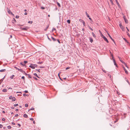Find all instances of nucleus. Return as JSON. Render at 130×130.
Masks as SVG:
<instances>
[{
  "instance_id": "c756f323",
  "label": "nucleus",
  "mask_w": 130,
  "mask_h": 130,
  "mask_svg": "<svg viewBox=\"0 0 130 130\" xmlns=\"http://www.w3.org/2000/svg\"><path fill=\"white\" fill-rule=\"evenodd\" d=\"M67 22L68 24L70 23V20H68L67 21Z\"/></svg>"
},
{
  "instance_id": "052dcab7",
  "label": "nucleus",
  "mask_w": 130,
  "mask_h": 130,
  "mask_svg": "<svg viewBox=\"0 0 130 130\" xmlns=\"http://www.w3.org/2000/svg\"><path fill=\"white\" fill-rule=\"evenodd\" d=\"M89 28L91 30H92V31H93V29L92 28H91L90 27H89Z\"/></svg>"
},
{
  "instance_id": "680f3d73",
  "label": "nucleus",
  "mask_w": 130,
  "mask_h": 130,
  "mask_svg": "<svg viewBox=\"0 0 130 130\" xmlns=\"http://www.w3.org/2000/svg\"><path fill=\"white\" fill-rule=\"evenodd\" d=\"M47 38H48V39L50 40V41H51V39L49 38L48 37V36H47Z\"/></svg>"
},
{
  "instance_id": "49530a36",
  "label": "nucleus",
  "mask_w": 130,
  "mask_h": 130,
  "mask_svg": "<svg viewBox=\"0 0 130 130\" xmlns=\"http://www.w3.org/2000/svg\"><path fill=\"white\" fill-rule=\"evenodd\" d=\"M70 68V67H67V68H66V70H68V69H69Z\"/></svg>"
},
{
  "instance_id": "4468645a",
  "label": "nucleus",
  "mask_w": 130,
  "mask_h": 130,
  "mask_svg": "<svg viewBox=\"0 0 130 130\" xmlns=\"http://www.w3.org/2000/svg\"><path fill=\"white\" fill-rule=\"evenodd\" d=\"M124 71H125V73L126 74H127L128 73V71L126 70V69L125 68H124Z\"/></svg>"
},
{
  "instance_id": "5701e85b",
  "label": "nucleus",
  "mask_w": 130,
  "mask_h": 130,
  "mask_svg": "<svg viewBox=\"0 0 130 130\" xmlns=\"http://www.w3.org/2000/svg\"><path fill=\"white\" fill-rule=\"evenodd\" d=\"M18 70H19L21 72H22V73H23V70L21 69H19L18 68Z\"/></svg>"
},
{
  "instance_id": "9b49d317",
  "label": "nucleus",
  "mask_w": 130,
  "mask_h": 130,
  "mask_svg": "<svg viewBox=\"0 0 130 130\" xmlns=\"http://www.w3.org/2000/svg\"><path fill=\"white\" fill-rule=\"evenodd\" d=\"M124 20L125 22V23L126 24L128 23V21L125 18H124Z\"/></svg>"
},
{
  "instance_id": "b1692460",
  "label": "nucleus",
  "mask_w": 130,
  "mask_h": 130,
  "mask_svg": "<svg viewBox=\"0 0 130 130\" xmlns=\"http://www.w3.org/2000/svg\"><path fill=\"white\" fill-rule=\"evenodd\" d=\"M92 33L93 37L94 38H95L96 37L95 35L94 34V33L93 32H92Z\"/></svg>"
},
{
  "instance_id": "603ef678",
  "label": "nucleus",
  "mask_w": 130,
  "mask_h": 130,
  "mask_svg": "<svg viewBox=\"0 0 130 130\" xmlns=\"http://www.w3.org/2000/svg\"><path fill=\"white\" fill-rule=\"evenodd\" d=\"M34 75L36 76H37V74L36 73H35L34 74Z\"/></svg>"
},
{
  "instance_id": "69168bd1",
  "label": "nucleus",
  "mask_w": 130,
  "mask_h": 130,
  "mask_svg": "<svg viewBox=\"0 0 130 130\" xmlns=\"http://www.w3.org/2000/svg\"><path fill=\"white\" fill-rule=\"evenodd\" d=\"M126 81H127V82L129 84V82L128 81V80H126Z\"/></svg>"
},
{
  "instance_id": "4c0bfd02",
  "label": "nucleus",
  "mask_w": 130,
  "mask_h": 130,
  "mask_svg": "<svg viewBox=\"0 0 130 130\" xmlns=\"http://www.w3.org/2000/svg\"><path fill=\"white\" fill-rule=\"evenodd\" d=\"M12 98L13 97H12V96H11L9 97V98L10 99H12Z\"/></svg>"
},
{
  "instance_id": "393cba45",
  "label": "nucleus",
  "mask_w": 130,
  "mask_h": 130,
  "mask_svg": "<svg viewBox=\"0 0 130 130\" xmlns=\"http://www.w3.org/2000/svg\"><path fill=\"white\" fill-rule=\"evenodd\" d=\"M86 15H87V17L88 18H89V15L88 14V13H87V12H86Z\"/></svg>"
},
{
  "instance_id": "0e129e2a",
  "label": "nucleus",
  "mask_w": 130,
  "mask_h": 130,
  "mask_svg": "<svg viewBox=\"0 0 130 130\" xmlns=\"http://www.w3.org/2000/svg\"><path fill=\"white\" fill-rule=\"evenodd\" d=\"M24 14L25 15H27V13L26 12H25L24 13Z\"/></svg>"
},
{
  "instance_id": "6ab92c4d",
  "label": "nucleus",
  "mask_w": 130,
  "mask_h": 130,
  "mask_svg": "<svg viewBox=\"0 0 130 130\" xmlns=\"http://www.w3.org/2000/svg\"><path fill=\"white\" fill-rule=\"evenodd\" d=\"M51 38L52 39V40L54 41H56V39H55V38H54L53 37H51Z\"/></svg>"
},
{
  "instance_id": "ddd939ff",
  "label": "nucleus",
  "mask_w": 130,
  "mask_h": 130,
  "mask_svg": "<svg viewBox=\"0 0 130 130\" xmlns=\"http://www.w3.org/2000/svg\"><path fill=\"white\" fill-rule=\"evenodd\" d=\"M23 116L24 117L27 118L28 117V116L26 114H25L23 115Z\"/></svg>"
},
{
  "instance_id": "423d86ee",
  "label": "nucleus",
  "mask_w": 130,
  "mask_h": 130,
  "mask_svg": "<svg viewBox=\"0 0 130 130\" xmlns=\"http://www.w3.org/2000/svg\"><path fill=\"white\" fill-rule=\"evenodd\" d=\"M79 21L80 22L82 23L83 24H85V22L82 19H80L79 20Z\"/></svg>"
},
{
  "instance_id": "4d7b16f0",
  "label": "nucleus",
  "mask_w": 130,
  "mask_h": 130,
  "mask_svg": "<svg viewBox=\"0 0 130 130\" xmlns=\"http://www.w3.org/2000/svg\"><path fill=\"white\" fill-rule=\"evenodd\" d=\"M24 92H25V93H28V91L27 90H25Z\"/></svg>"
},
{
  "instance_id": "c85d7f7f",
  "label": "nucleus",
  "mask_w": 130,
  "mask_h": 130,
  "mask_svg": "<svg viewBox=\"0 0 130 130\" xmlns=\"http://www.w3.org/2000/svg\"><path fill=\"white\" fill-rule=\"evenodd\" d=\"M14 76V75H12L10 77V78L11 79H13V77Z\"/></svg>"
},
{
  "instance_id": "dca6fc26",
  "label": "nucleus",
  "mask_w": 130,
  "mask_h": 130,
  "mask_svg": "<svg viewBox=\"0 0 130 130\" xmlns=\"http://www.w3.org/2000/svg\"><path fill=\"white\" fill-rule=\"evenodd\" d=\"M16 22V21H15V20L14 19L12 21V22L13 23V24H14Z\"/></svg>"
},
{
  "instance_id": "a19ab883",
  "label": "nucleus",
  "mask_w": 130,
  "mask_h": 130,
  "mask_svg": "<svg viewBox=\"0 0 130 130\" xmlns=\"http://www.w3.org/2000/svg\"><path fill=\"white\" fill-rule=\"evenodd\" d=\"M24 64H26V63H27V61H24Z\"/></svg>"
},
{
  "instance_id": "0eeeda50",
  "label": "nucleus",
  "mask_w": 130,
  "mask_h": 130,
  "mask_svg": "<svg viewBox=\"0 0 130 130\" xmlns=\"http://www.w3.org/2000/svg\"><path fill=\"white\" fill-rule=\"evenodd\" d=\"M33 64H31V65L29 66V67L32 69H34L35 68L34 66L33 65Z\"/></svg>"
},
{
  "instance_id": "37998d69",
  "label": "nucleus",
  "mask_w": 130,
  "mask_h": 130,
  "mask_svg": "<svg viewBox=\"0 0 130 130\" xmlns=\"http://www.w3.org/2000/svg\"><path fill=\"white\" fill-rule=\"evenodd\" d=\"M34 109V108H33V107H32V108H30L29 110H33Z\"/></svg>"
},
{
  "instance_id": "c03bdc74",
  "label": "nucleus",
  "mask_w": 130,
  "mask_h": 130,
  "mask_svg": "<svg viewBox=\"0 0 130 130\" xmlns=\"http://www.w3.org/2000/svg\"><path fill=\"white\" fill-rule=\"evenodd\" d=\"M56 30V29L55 28H53V29H52V31H55Z\"/></svg>"
},
{
  "instance_id": "774afa93",
  "label": "nucleus",
  "mask_w": 130,
  "mask_h": 130,
  "mask_svg": "<svg viewBox=\"0 0 130 130\" xmlns=\"http://www.w3.org/2000/svg\"><path fill=\"white\" fill-rule=\"evenodd\" d=\"M18 125L19 126V127H20L21 126V125L20 124H18Z\"/></svg>"
},
{
  "instance_id": "2eb2a0df",
  "label": "nucleus",
  "mask_w": 130,
  "mask_h": 130,
  "mask_svg": "<svg viewBox=\"0 0 130 130\" xmlns=\"http://www.w3.org/2000/svg\"><path fill=\"white\" fill-rule=\"evenodd\" d=\"M6 71V69H2L1 70H0V72H4L5 71Z\"/></svg>"
},
{
  "instance_id": "7c9ffc66",
  "label": "nucleus",
  "mask_w": 130,
  "mask_h": 130,
  "mask_svg": "<svg viewBox=\"0 0 130 130\" xmlns=\"http://www.w3.org/2000/svg\"><path fill=\"white\" fill-rule=\"evenodd\" d=\"M7 127L9 129H10L11 128V127L10 125L8 126H7Z\"/></svg>"
},
{
  "instance_id": "8fccbe9b",
  "label": "nucleus",
  "mask_w": 130,
  "mask_h": 130,
  "mask_svg": "<svg viewBox=\"0 0 130 130\" xmlns=\"http://www.w3.org/2000/svg\"><path fill=\"white\" fill-rule=\"evenodd\" d=\"M3 127V125L2 124H0V128H2Z\"/></svg>"
},
{
  "instance_id": "58836bf2",
  "label": "nucleus",
  "mask_w": 130,
  "mask_h": 130,
  "mask_svg": "<svg viewBox=\"0 0 130 130\" xmlns=\"http://www.w3.org/2000/svg\"><path fill=\"white\" fill-rule=\"evenodd\" d=\"M36 70L37 71H38L39 72H40V69H36Z\"/></svg>"
},
{
  "instance_id": "72a5a7b5",
  "label": "nucleus",
  "mask_w": 130,
  "mask_h": 130,
  "mask_svg": "<svg viewBox=\"0 0 130 130\" xmlns=\"http://www.w3.org/2000/svg\"><path fill=\"white\" fill-rule=\"evenodd\" d=\"M25 106L26 107H28V105L27 104H26L25 105Z\"/></svg>"
},
{
  "instance_id": "473e14b6",
  "label": "nucleus",
  "mask_w": 130,
  "mask_h": 130,
  "mask_svg": "<svg viewBox=\"0 0 130 130\" xmlns=\"http://www.w3.org/2000/svg\"><path fill=\"white\" fill-rule=\"evenodd\" d=\"M32 21H28V23H29L30 24H32Z\"/></svg>"
},
{
  "instance_id": "09e8293b",
  "label": "nucleus",
  "mask_w": 130,
  "mask_h": 130,
  "mask_svg": "<svg viewBox=\"0 0 130 130\" xmlns=\"http://www.w3.org/2000/svg\"><path fill=\"white\" fill-rule=\"evenodd\" d=\"M2 120L3 121H5V119L4 118H3L2 119Z\"/></svg>"
},
{
  "instance_id": "3c124183",
  "label": "nucleus",
  "mask_w": 130,
  "mask_h": 130,
  "mask_svg": "<svg viewBox=\"0 0 130 130\" xmlns=\"http://www.w3.org/2000/svg\"><path fill=\"white\" fill-rule=\"evenodd\" d=\"M33 78L35 80H37V79L35 77H33Z\"/></svg>"
},
{
  "instance_id": "f03ea898",
  "label": "nucleus",
  "mask_w": 130,
  "mask_h": 130,
  "mask_svg": "<svg viewBox=\"0 0 130 130\" xmlns=\"http://www.w3.org/2000/svg\"><path fill=\"white\" fill-rule=\"evenodd\" d=\"M7 12L9 14H11L12 15H13V14L11 12L10 9L8 8L7 7Z\"/></svg>"
},
{
  "instance_id": "13d9d810",
  "label": "nucleus",
  "mask_w": 130,
  "mask_h": 130,
  "mask_svg": "<svg viewBox=\"0 0 130 130\" xmlns=\"http://www.w3.org/2000/svg\"><path fill=\"white\" fill-rule=\"evenodd\" d=\"M18 116V114H16L15 116V117H17V116Z\"/></svg>"
},
{
  "instance_id": "4be33fe9",
  "label": "nucleus",
  "mask_w": 130,
  "mask_h": 130,
  "mask_svg": "<svg viewBox=\"0 0 130 130\" xmlns=\"http://www.w3.org/2000/svg\"><path fill=\"white\" fill-rule=\"evenodd\" d=\"M12 100V101H14L16 100V99L15 97H13Z\"/></svg>"
},
{
  "instance_id": "f8f14e48",
  "label": "nucleus",
  "mask_w": 130,
  "mask_h": 130,
  "mask_svg": "<svg viewBox=\"0 0 130 130\" xmlns=\"http://www.w3.org/2000/svg\"><path fill=\"white\" fill-rule=\"evenodd\" d=\"M90 40L91 43H92L93 42V40L92 38L90 37Z\"/></svg>"
},
{
  "instance_id": "1a4fd4ad",
  "label": "nucleus",
  "mask_w": 130,
  "mask_h": 130,
  "mask_svg": "<svg viewBox=\"0 0 130 130\" xmlns=\"http://www.w3.org/2000/svg\"><path fill=\"white\" fill-rule=\"evenodd\" d=\"M119 58L120 59V61L122 63H124V64L126 66V64L122 60H121V58H120L119 57Z\"/></svg>"
},
{
  "instance_id": "ea45409f",
  "label": "nucleus",
  "mask_w": 130,
  "mask_h": 130,
  "mask_svg": "<svg viewBox=\"0 0 130 130\" xmlns=\"http://www.w3.org/2000/svg\"><path fill=\"white\" fill-rule=\"evenodd\" d=\"M43 62H42V61H41V62H38L37 63H38V64H42V63H43Z\"/></svg>"
},
{
  "instance_id": "20e7f679",
  "label": "nucleus",
  "mask_w": 130,
  "mask_h": 130,
  "mask_svg": "<svg viewBox=\"0 0 130 130\" xmlns=\"http://www.w3.org/2000/svg\"><path fill=\"white\" fill-rule=\"evenodd\" d=\"M21 28L23 30H26L29 28V27H25Z\"/></svg>"
},
{
  "instance_id": "2f4dec72",
  "label": "nucleus",
  "mask_w": 130,
  "mask_h": 130,
  "mask_svg": "<svg viewBox=\"0 0 130 130\" xmlns=\"http://www.w3.org/2000/svg\"><path fill=\"white\" fill-rule=\"evenodd\" d=\"M21 78L23 80H25V77L24 76H23L22 77V78Z\"/></svg>"
},
{
  "instance_id": "79ce46f5",
  "label": "nucleus",
  "mask_w": 130,
  "mask_h": 130,
  "mask_svg": "<svg viewBox=\"0 0 130 130\" xmlns=\"http://www.w3.org/2000/svg\"><path fill=\"white\" fill-rule=\"evenodd\" d=\"M110 1V2L112 5H113V3L112 0H111Z\"/></svg>"
},
{
  "instance_id": "de8ad7c7",
  "label": "nucleus",
  "mask_w": 130,
  "mask_h": 130,
  "mask_svg": "<svg viewBox=\"0 0 130 130\" xmlns=\"http://www.w3.org/2000/svg\"><path fill=\"white\" fill-rule=\"evenodd\" d=\"M19 16H18V15H16L15 17V18H19Z\"/></svg>"
},
{
  "instance_id": "338daca9",
  "label": "nucleus",
  "mask_w": 130,
  "mask_h": 130,
  "mask_svg": "<svg viewBox=\"0 0 130 130\" xmlns=\"http://www.w3.org/2000/svg\"><path fill=\"white\" fill-rule=\"evenodd\" d=\"M2 112L3 113H5V112L4 111H2Z\"/></svg>"
},
{
  "instance_id": "a18cd8bd",
  "label": "nucleus",
  "mask_w": 130,
  "mask_h": 130,
  "mask_svg": "<svg viewBox=\"0 0 130 130\" xmlns=\"http://www.w3.org/2000/svg\"><path fill=\"white\" fill-rule=\"evenodd\" d=\"M58 76H59V78L60 79L62 80V79H61V78L60 77V75H59V73L58 74Z\"/></svg>"
},
{
  "instance_id": "aec40b11",
  "label": "nucleus",
  "mask_w": 130,
  "mask_h": 130,
  "mask_svg": "<svg viewBox=\"0 0 130 130\" xmlns=\"http://www.w3.org/2000/svg\"><path fill=\"white\" fill-rule=\"evenodd\" d=\"M23 73H24V74L26 75V76H28V74H27L25 72V71H23Z\"/></svg>"
},
{
  "instance_id": "864d4df0",
  "label": "nucleus",
  "mask_w": 130,
  "mask_h": 130,
  "mask_svg": "<svg viewBox=\"0 0 130 130\" xmlns=\"http://www.w3.org/2000/svg\"><path fill=\"white\" fill-rule=\"evenodd\" d=\"M23 95L24 96H26L27 94H26L24 93L23 94Z\"/></svg>"
},
{
  "instance_id": "412c9836",
  "label": "nucleus",
  "mask_w": 130,
  "mask_h": 130,
  "mask_svg": "<svg viewBox=\"0 0 130 130\" xmlns=\"http://www.w3.org/2000/svg\"><path fill=\"white\" fill-rule=\"evenodd\" d=\"M49 27V26L48 25L47 26L45 29H44V30L45 31H46L47 29Z\"/></svg>"
},
{
  "instance_id": "cd10ccee",
  "label": "nucleus",
  "mask_w": 130,
  "mask_h": 130,
  "mask_svg": "<svg viewBox=\"0 0 130 130\" xmlns=\"http://www.w3.org/2000/svg\"><path fill=\"white\" fill-rule=\"evenodd\" d=\"M5 76L1 80V82H2L3 81V80L5 78Z\"/></svg>"
},
{
  "instance_id": "bb28decb",
  "label": "nucleus",
  "mask_w": 130,
  "mask_h": 130,
  "mask_svg": "<svg viewBox=\"0 0 130 130\" xmlns=\"http://www.w3.org/2000/svg\"><path fill=\"white\" fill-rule=\"evenodd\" d=\"M28 78H32L31 76L29 74H28Z\"/></svg>"
},
{
  "instance_id": "7ed1b4c3",
  "label": "nucleus",
  "mask_w": 130,
  "mask_h": 130,
  "mask_svg": "<svg viewBox=\"0 0 130 130\" xmlns=\"http://www.w3.org/2000/svg\"><path fill=\"white\" fill-rule=\"evenodd\" d=\"M119 26L122 29V31H124L125 30L124 27L122 26V25H119Z\"/></svg>"
},
{
  "instance_id": "f3484780",
  "label": "nucleus",
  "mask_w": 130,
  "mask_h": 130,
  "mask_svg": "<svg viewBox=\"0 0 130 130\" xmlns=\"http://www.w3.org/2000/svg\"><path fill=\"white\" fill-rule=\"evenodd\" d=\"M7 89H3V90H2V91L3 92H6L7 91Z\"/></svg>"
},
{
  "instance_id": "e433bc0d",
  "label": "nucleus",
  "mask_w": 130,
  "mask_h": 130,
  "mask_svg": "<svg viewBox=\"0 0 130 130\" xmlns=\"http://www.w3.org/2000/svg\"><path fill=\"white\" fill-rule=\"evenodd\" d=\"M41 9H45V7H41Z\"/></svg>"
},
{
  "instance_id": "e2e57ef3",
  "label": "nucleus",
  "mask_w": 130,
  "mask_h": 130,
  "mask_svg": "<svg viewBox=\"0 0 130 130\" xmlns=\"http://www.w3.org/2000/svg\"><path fill=\"white\" fill-rule=\"evenodd\" d=\"M12 125H14L15 124V123H14V122H12Z\"/></svg>"
},
{
  "instance_id": "6e6552de",
  "label": "nucleus",
  "mask_w": 130,
  "mask_h": 130,
  "mask_svg": "<svg viewBox=\"0 0 130 130\" xmlns=\"http://www.w3.org/2000/svg\"><path fill=\"white\" fill-rule=\"evenodd\" d=\"M108 36L109 37L110 39L113 42L115 43V42L113 40V39L111 37L110 35L109 34H108Z\"/></svg>"
},
{
  "instance_id": "a878e982",
  "label": "nucleus",
  "mask_w": 130,
  "mask_h": 130,
  "mask_svg": "<svg viewBox=\"0 0 130 130\" xmlns=\"http://www.w3.org/2000/svg\"><path fill=\"white\" fill-rule=\"evenodd\" d=\"M57 5L59 7H61V6H60V4L58 3V2H57Z\"/></svg>"
},
{
  "instance_id": "f257e3e1",
  "label": "nucleus",
  "mask_w": 130,
  "mask_h": 130,
  "mask_svg": "<svg viewBox=\"0 0 130 130\" xmlns=\"http://www.w3.org/2000/svg\"><path fill=\"white\" fill-rule=\"evenodd\" d=\"M101 34L102 35V38L104 39V40L105 41H106L108 43V41L107 38L106 37H105L102 34Z\"/></svg>"
},
{
  "instance_id": "c9c22d12",
  "label": "nucleus",
  "mask_w": 130,
  "mask_h": 130,
  "mask_svg": "<svg viewBox=\"0 0 130 130\" xmlns=\"http://www.w3.org/2000/svg\"><path fill=\"white\" fill-rule=\"evenodd\" d=\"M33 65H34V66L35 67H37V65L36 64H33Z\"/></svg>"
},
{
  "instance_id": "9d476101",
  "label": "nucleus",
  "mask_w": 130,
  "mask_h": 130,
  "mask_svg": "<svg viewBox=\"0 0 130 130\" xmlns=\"http://www.w3.org/2000/svg\"><path fill=\"white\" fill-rule=\"evenodd\" d=\"M115 0V1L117 4V5H118V6H119V7L120 6L119 4V3L118 2V1L117 0Z\"/></svg>"
},
{
  "instance_id": "f704fd0d",
  "label": "nucleus",
  "mask_w": 130,
  "mask_h": 130,
  "mask_svg": "<svg viewBox=\"0 0 130 130\" xmlns=\"http://www.w3.org/2000/svg\"><path fill=\"white\" fill-rule=\"evenodd\" d=\"M14 107L17 106H18V104H14Z\"/></svg>"
},
{
  "instance_id": "6e6d98bb",
  "label": "nucleus",
  "mask_w": 130,
  "mask_h": 130,
  "mask_svg": "<svg viewBox=\"0 0 130 130\" xmlns=\"http://www.w3.org/2000/svg\"><path fill=\"white\" fill-rule=\"evenodd\" d=\"M44 67L43 66H40V68H43Z\"/></svg>"
},
{
  "instance_id": "39448f33",
  "label": "nucleus",
  "mask_w": 130,
  "mask_h": 130,
  "mask_svg": "<svg viewBox=\"0 0 130 130\" xmlns=\"http://www.w3.org/2000/svg\"><path fill=\"white\" fill-rule=\"evenodd\" d=\"M112 60L113 61L114 65L116 66V67H117V64L116 62L115 61V60L113 59V56H112Z\"/></svg>"
},
{
  "instance_id": "5fc2aeb1",
  "label": "nucleus",
  "mask_w": 130,
  "mask_h": 130,
  "mask_svg": "<svg viewBox=\"0 0 130 130\" xmlns=\"http://www.w3.org/2000/svg\"><path fill=\"white\" fill-rule=\"evenodd\" d=\"M103 70V72H104L105 73H106V72L105 70Z\"/></svg>"
},
{
  "instance_id": "bf43d9fd",
  "label": "nucleus",
  "mask_w": 130,
  "mask_h": 130,
  "mask_svg": "<svg viewBox=\"0 0 130 130\" xmlns=\"http://www.w3.org/2000/svg\"><path fill=\"white\" fill-rule=\"evenodd\" d=\"M30 120L31 121H33L34 120V119L33 118H31L30 119Z\"/></svg>"
},
{
  "instance_id": "a211bd4d",
  "label": "nucleus",
  "mask_w": 130,
  "mask_h": 130,
  "mask_svg": "<svg viewBox=\"0 0 130 130\" xmlns=\"http://www.w3.org/2000/svg\"><path fill=\"white\" fill-rule=\"evenodd\" d=\"M123 39L127 43L129 44V42L127 41V40H126V39L125 38H123Z\"/></svg>"
}]
</instances>
